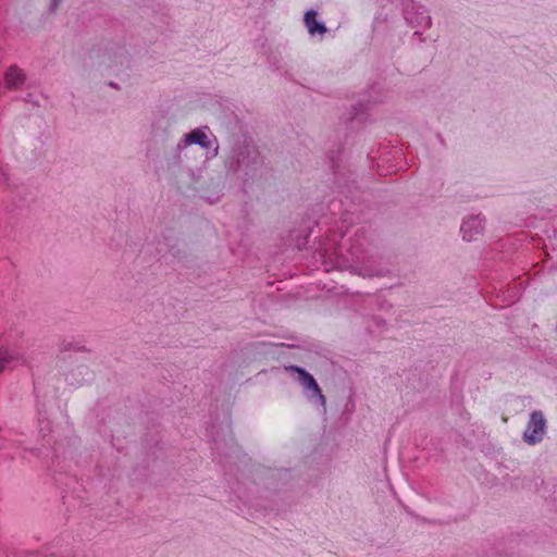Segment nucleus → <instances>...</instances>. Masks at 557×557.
I'll list each match as a JSON object with an SVG mask.
<instances>
[{
  "mask_svg": "<svg viewBox=\"0 0 557 557\" xmlns=\"http://www.w3.org/2000/svg\"><path fill=\"white\" fill-rule=\"evenodd\" d=\"M546 428V421L540 411L531 413L527 429L523 433V440L530 445H534L542 441Z\"/></svg>",
  "mask_w": 557,
  "mask_h": 557,
  "instance_id": "obj_1",
  "label": "nucleus"
},
{
  "mask_svg": "<svg viewBox=\"0 0 557 557\" xmlns=\"http://www.w3.org/2000/svg\"><path fill=\"white\" fill-rule=\"evenodd\" d=\"M288 369L298 373L299 382L301 385L307 389H311L320 398L321 404L324 406L326 403L325 397L322 394V391L315 382L314 377L300 367L290 366Z\"/></svg>",
  "mask_w": 557,
  "mask_h": 557,
  "instance_id": "obj_2",
  "label": "nucleus"
},
{
  "mask_svg": "<svg viewBox=\"0 0 557 557\" xmlns=\"http://www.w3.org/2000/svg\"><path fill=\"white\" fill-rule=\"evenodd\" d=\"M304 23L310 35H324L327 32L326 26L318 22L317 12L313 10L305 13Z\"/></svg>",
  "mask_w": 557,
  "mask_h": 557,
  "instance_id": "obj_3",
  "label": "nucleus"
},
{
  "mask_svg": "<svg viewBox=\"0 0 557 557\" xmlns=\"http://www.w3.org/2000/svg\"><path fill=\"white\" fill-rule=\"evenodd\" d=\"M186 144H198L203 148L210 147V140L208 136L200 129H194L186 136Z\"/></svg>",
  "mask_w": 557,
  "mask_h": 557,
  "instance_id": "obj_4",
  "label": "nucleus"
},
{
  "mask_svg": "<svg viewBox=\"0 0 557 557\" xmlns=\"http://www.w3.org/2000/svg\"><path fill=\"white\" fill-rule=\"evenodd\" d=\"M23 72H7L5 73V83L9 87H17L24 83Z\"/></svg>",
  "mask_w": 557,
  "mask_h": 557,
  "instance_id": "obj_5",
  "label": "nucleus"
},
{
  "mask_svg": "<svg viewBox=\"0 0 557 557\" xmlns=\"http://www.w3.org/2000/svg\"><path fill=\"white\" fill-rule=\"evenodd\" d=\"M2 360H3V358H2V357H0V362H1ZM2 369H3V368H2V366L0 364V371H2Z\"/></svg>",
  "mask_w": 557,
  "mask_h": 557,
  "instance_id": "obj_6",
  "label": "nucleus"
}]
</instances>
